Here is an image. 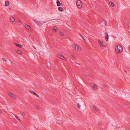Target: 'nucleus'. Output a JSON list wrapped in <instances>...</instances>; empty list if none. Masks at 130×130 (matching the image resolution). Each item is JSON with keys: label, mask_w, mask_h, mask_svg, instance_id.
Listing matches in <instances>:
<instances>
[{"label": "nucleus", "mask_w": 130, "mask_h": 130, "mask_svg": "<svg viewBox=\"0 0 130 130\" xmlns=\"http://www.w3.org/2000/svg\"><path fill=\"white\" fill-rule=\"evenodd\" d=\"M123 50L122 47L120 45H118L115 48L117 54L122 52Z\"/></svg>", "instance_id": "obj_1"}, {"label": "nucleus", "mask_w": 130, "mask_h": 130, "mask_svg": "<svg viewBox=\"0 0 130 130\" xmlns=\"http://www.w3.org/2000/svg\"><path fill=\"white\" fill-rule=\"evenodd\" d=\"M15 117L19 121H20L21 120L19 118L18 116L17 115H16L15 116Z\"/></svg>", "instance_id": "obj_22"}, {"label": "nucleus", "mask_w": 130, "mask_h": 130, "mask_svg": "<svg viewBox=\"0 0 130 130\" xmlns=\"http://www.w3.org/2000/svg\"><path fill=\"white\" fill-rule=\"evenodd\" d=\"M80 36L81 37H82V38L83 39L84 41H85V39L84 38L83 36L81 34L80 35Z\"/></svg>", "instance_id": "obj_26"}, {"label": "nucleus", "mask_w": 130, "mask_h": 130, "mask_svg": "<svg viewBox=\"0 0 130 130\" xmlns=\"http://www.w3.org/2000/svg\"><path fill=\"white\" fill-rule=\"evenodd\" d=\"M53 30H54V31H55V32L56 31V30H57V27L56 26H54L53 27Z\"/></svg>", "instance_id": "obj_19"}, {"label": "nucleus", "mask_w": 130, "mask_h": 130, "mask_svg": "<svg viewBox=\"0 0 130 130\" xmlns=\"http://www.w3.org/2000/svg\"><path fill=\"white\" fill-rule=\"evenodd\" d=\"M33 20L36 23H38L39 25L40 24H42L43 23H45V22H44L43 21H42L41 23V22H39V21H38L36 20H35L34 19Z\"/></svg>", "instance_id": "obj_8"}, {"label": "nucleus", "mask_w": 130, "mask_h": 130, "mask_svg": "<svg viewBox=\"0 0 130 130\" xmlns=\"http://www.w3.org/2000/svg\"><path fill=\"white\" fill-rule=\"evenodd\" d=\"M15 44L16 46H17L19 47L20 48H22V46L21 45H20L19 44H18L16 43H15Z\"/></svg>", "instance_id": "obj_15"}, {"label": "nucleus", "mask_w": 130, "mask_h": 130, "mask_svg": "<svg viewBox=\"0 0 130 130\" xmlns=\"http://www.w3.org/2000/svg\"><path fill=\"white\" fill-rule=\"evenodd\" d=\"M57 56L58 57L60 58L62 60H64V59H65L64 57L60 54H58L57 55Z\"/></svg>", "instance_id": "obj_6"}, {"label": "nucleus", "mask_w": 130, "mask_h": 130, "mask_svg": "<svg viewBox=\"0 0 130 130\" xmlns=\"http://www.w3.org/2000/svg\"><path fill=\"white\" fill-rule=\"evenodd\" d=\"M103 86L104 87H106V86L104 84H103Z\"/></svg>", "instance_id": "obj_30"}, {"label": "nucleus", "mask_w": 130, "mask_h": 130, "mask_svg": "<svg viewBox=\"0 0 130 130\" xmlns=\"http://www.w3.org/2000/svg\"><path fill=\"white\" fill-rule=\"evenodd\" d=\"M9 1H6L5 2V5L6 6H8L9 5Z\"/></svg>", "instance_id": "obj_14"}, {"label": "nucleus", "mask_w": 130, "mask_h": 130, "mask_svg": "<svg viewBox=\"0 0 130 130\" xmlns=\"http://www.w3.org/2000/svg\"><path fill=\"white\" fill-rule=\"evenodd\" d=\"M76 5L78 8L79 9H80L82 5V1L80 0L77 1L76 3Z\"/></svg>", "instance_id": "obj_2"}, {"label": "nucleus", "mask_w": 130, "mask_h": 130, "mask_svg": "<svg viewBox=\"0 0 130 130\" xmlns=\"http://www.w3.org/2000/svg\"><path fill=\"white\" fill-rule=\"evenodd\" d=\"M2 111L1 110H0V113H2Z\"/></svg>", "instance_id": "obj_31"}, {"label": "nucleus", "mask_w": 130, "mask_h": 130, "mask_svg": "<svg viewBox=\"0 0 130 130\" xmlns=\"http://www.w3.org/2000/svg\"><path fill=\"white\" fill-rule=\"evenodd\" d=\"M36 108L37 109H39V107L38 106H36Z\"/></svg>", "instance_id": "obj_29"}, {"label": "nucleus", "mask_w": 130, "mask_h": 130, "mask_svg": "<svg viewBox=\"0 0 130 130\" xmlns=\"http://www.w3.org/2000/svg\"><path fill=\"white\" fill-rule=\"evenodd\" d=\"M57 6H61V3L60 1L58 0H57Z\"/></svg>", "instance_id": "obj_16"}, {"label": "nucleus", "mask_w": 130, "mask_h": 130, "mask_svg": "<svg viewBox=\"0 0 130 130\" xmlns=\"http://www.w3.org/2000/svg\"><path fill=\"white\" fill-rule=\"evenodd\" d=\"M46 66L47 67H49L50 66V62H47L46 63Z\"/></svg>", "instance_id": "obj_18"}, {"label": "nucleus", "mask_w": 130, "mask_h": 130, "mask_svg": "<svg viewBox=\"0 0 130 130\" xmlns=\"http://www.w3.org/2000/svg\"><path fill=\"white\" fill-rule=\"evenodd\" d=\"M98 42L101 47H103L105 46L106 44H105V42L103 41H102L100 40H98Z\"/></svg>", "instance_id": "obj_3"}, {"label": "nucleus", "mask_w": 130, "mask_h": 130, "mask_svg": "<svg viewBox=\"0 0 130 130\" xmlns=\"http://www.w3.org/2000/svg\"><path fill=\"white\" fill-rule=\"evenodd\" d=\"M105 38L106 40V41H108V35L107 33L106 32L105 33Z\"/></svg>", "instance_id": "obj_10"}, {"label": "nucleus", "mask_w": 130, "mask_h": 130, "mask_svg": "<svg viewBox=\"0 0 130 130\" xmlns=\"http://www.w3.org/2000/svg\"><path fill=\"white\" fill-rule=\"evenodd\" d=\"M94 89H97V86L94 84H91L90 85Z\"/></svg>", "instance_id": "obj_9"}, {"label": "nucleus", "mask_w": 130, "mask_h": 130, "mask_svg": "<svg viewBox=\"0 0 130 130\" xmlns=\"http://www.w3.org/2000/svg\"><path fill=\"white\" fill-rule=\"evenodd\" d=\"M2 59H3V61H7L6 59H5V58H2Z\"/></svg>", "instance_id": "obj_27"}, {"label": "nucleus", "mask_w": 130, "mask_h": 130, "mask_svg": "<svg viewBox=\"0 0 130 130\" xmlns=\"http://www.w3.org/2000/svg\"><path fill=\"white\" fill-rule=\"evenodd\" d=\"M58 9L60 11H62L63 10V8H62L60 7H59Z\"/></svg>", "instance_id": "obj_20"}, {"label": "nucleus", "mask_w": 130, "mask_h": 130, "mask_svg": "<svg viewBox=\"0 0 130 130\" xmlns=\"http://www.w3.org/2000/svg\"><path fill=\"white\" fill-rule=\"evenodd\" d=\"M24 26L26 28L29 30H30L31 28H30V26L27 25L26 23H25L24 25Z\"/></svg>", "instance_id": "obj_7"}, {"label": "nucleus", "mask_w": 130, "mask_h": 130, "mask_svg": "<svg viewBox=\"0 0 130 130\" xmlns=\"http://www.w3.org/2000/svg\"><path fill=\"white\" fill-rule=\"evenodd\" d=\"M16 52L17 53L21 55L22 54V52H21V51L19 50H17Z\"/></svg>", "instance_id": "obj_17"}, {"label": "nucleus", "mask_w": 130, "mask_h": 130, "mask_svg": "<svg viewBox=\"0 0 130 130\" xmlns=\"http://www.w3.org/2000/svg\"><path fill=\"white\" fill-rule=\"evenodd\" d=\"M59 35L61 36H63L64 35V34L61 32H59Z\"/></svg>", "instance_id": "obj_24"}, {"label": "nucleus", "mask_w": 130, "mask_h": 130, "mask_svg": "<svg viewBox=\"0 0 130 130\" xmlns=\"http://www.w3.org/2000/svg\"><path fill=\"white\" fill-rule=\"evenodd\" d=\"M21 114V115L22 116H24L25 115V114L24 112H22Z\"/></svg>", "instance_id": "obj_28"}, {"label": "nucleus", "mask_w": 130, "mask_h": 130, "mask_svg": "<svg viewBox=\"0 0 130 130\" xmlns=\"http://www.w3.org/2000/svg\"><path fill=\"white\" fill-rule=\"evenodd\" d=\"M73 48L76 50L78 51H80V50L81 49L80 47L76 44H74V45L73 44Z\"/></svg>", "instance_id": "obj_4"}, {"label": "nucleus", "mask_w": 130, "mask_h": 130, "mask_svg": "<svg viewBox=\"0 0 130 130\" xmlns=\"http://www.w3.org/2000/svg\"><path fill=\"white\" fill-rule=\"evenodd\" d=\"M8 94L13 99L15 100V96L14 94L10 92Z\"/></svg>", "instance_id": "obj_5"}, {"label": "nucleus", "mask_w": 130, "mask_h": 130, "mask_svg": "<svg viewBox=\"0 0 130 130\" xmlns=\"http://www.w3.org/2000/svg\"><path fill=\"white\" fill-rule=\"evenodd\" d=\"M10 21L12 22H14L15 21L14 18L12 17H10Z\"/></svg>", "instance_id": "obj_11"}, {"label": "nucleus", "mask_w": 130, "mask_h": 130, "mask_svg": "<svg viewBox=\"0 0 130 130\" xmlns=\"http://www.w3.org/2000/svg\"><path fill=\"white\" fill-rule=\"evenodd\" d=\"M91 108L92 109H93V110H95L96 111H98V109L94 106H91Z\"/></svg>", "instance_id": "obj_12"}, {"label": "nucleus", "mask_w": 130, "mask_h": 130, "mask_svg": "<svg viewBox=\"0 0 130 130\" xmlns=\"http://www.w3.org/2000/svg\"><path fill=\"white\" fill-rule=\"evenodd\" d=\"M103 21L105 23V24L107 26V22H106L105 20L103 19Z\"/></svg>", "instance_id": "obj_25"}, {"label": "nucleus", "mask_w": 130, "mask_h": 130, "mask_svg": "<svg viewBox=\"0 0 130 130\" xmlns=\"http://www.w3.org/2000/svg\"><path fill=\"white\" fill-rule=\"evenodd\" d=\"M124 72H125L126 73V70H124Z\"/></svg>", "instance_id": "obj_32"}, {"label": "nucleus", "mask_w": 130, "mask_h": 130, "mask_svg": "<svg viewBox=\"0 0 130 130\" xmlns=\"http://www.w3.org/2000/svg\"><path fill=\"white\" fill-rule=\"evenodd\" d=\"M77 107L79 109H80V108L81 106L80 104L79 103H78L77 104Z\"/></svg>", "instance_id": "obj_23"}, {"label": "nucleus", "mask_w": 130, "mask_h": 130, "mask_svg": "<svg viewBox=\"0 0 130 130\" xmlns=\"http://www.w3.org/2000/svg\"><path fill=\"white\" fill-rule=\"evenodd\" d=\"M110 5H111L112 7L114 6L115 5L114 3L112 2H111L110 3Z\"/></svg>", "instance_id": "obj_21"}, {"label": "nucleus", "mask_w": 130, "mask_h": 130, "mask_svg": "<svg viewBox=\"0 0 130 130\" xmlns=\"http://www.w3.org/2000/svg\"><path fill=\"white\" fill-rule=\"evenodd\" d=\"M30 92L32 93V94H33L34 95H36V96H38V95L34 91H30Z\"/></svg>", "instance_id": "obj_13"}]
</instances>
